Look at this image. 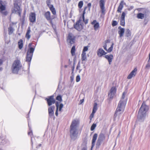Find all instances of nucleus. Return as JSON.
I'll return each instance as SVG.
<instances>
[{
  "label": "nucleus",
  "instance_id": "26",
  "mask_svg": "<svg viewBox=\"0 0 150 150\" xmlns=\"http://www.w3.org/2000/svg\"><path fill=\"white\" fill-rule=\"evenodd\" d=\"M18 45L19 48L20 49H22L23 46V41L21 39L18 42Z\"/></svg>",
  "mask_w": 150,
  "mask_h": 150
},
{
  "label": "nucleus",
  "instance_id": "40",
  "mask_svg": "<svg viewBox=\"0 0 150 150\" xmlns=\"http://www.w3.org/2000/svg\"><path fill=\"white\" fill-rule=\"evenodd\" d=\"M80 80V78L79 75H77L76 77V81L77 82H79Z\"/></svg>",
  "mask_w": 150,
  "mask_h": 150
},
{
  "label": "nucleus",
  "instance_id": "62",
  "mask_svg": "<svg viewBox=\"0 0 150 150\" xmlns=\"http://www.w3.org/2000/svg\"><path fill=\"white\" fill-rule=\"evenodd\" d=\"M71 79H72V77L71 76Z\"/></svg>",
  "mask_w": 150,
  "mask_h": 150
},
{
  "label": "nucleus",
  "instance_id": "9",
  "mask_svg": "<svg viewBox=\"0 0 150 150\" xmlns=\"http://www.w3.org/2000/svg\"><path fill=\"white\" fill-rule=\"evenodd\" d=\"M54 97L53 96H52L49 97L48 98H45V100L47 101L48 106H50L55 103V100Z\"/></svg>",
  "mask_w": 150,
  "mask_h": 150
},
{
  "label": "nucleus",
  "instance_id": "24",
  "mask_svg": "<svg viewBox=\"0 0 150 150\" xmlns=\"http://www.w3.org/2000/svg\"><path fill=\"white\" fill-rule=\"evenodd\" d=\"M31 32V30L30 29V27H29L28 29L27 32L26 33L25 37V38L28 40H29L30 38V33Z\"/></svg>",
  "mask_w": 150,
  "mask_h": 150
},
{
  "label": "nucleus",
  "instance_id": "46",
  "mask_svg": "<svg viewBox=\"0 0 150 150\" xmlns=\"http://www.w3.org/2000/svg\"><path fill=\"white\" fill-rule=\"evenodd\" d=\"M96 23H97L96 22V20H94L91 23V24L92 25H94V24H95Z\"/></svg>",
  "mask_w": 150,
  "mask_h": 150
},
{
  "label": "nucleus",
  "instance_id": "63",
  "mask_svg": "<svg viewBox=\"0 0 150 150\" xmlns=\"http://www.w3.org/2000/svg\"><path fill=\"white\" fill-rule=\"evenodd\" d=\"M1 70V68H0V70Z\"/></svg>",
  "mask_w": 150,
  "mask_h": 150
},
{
  "label": "nucleus",
  "instance_id": "54",
  "mask_svg": "<svg viewBox=\"0 0 150 150\" xmlns=\"http://www.w3.org/2000/svg\"><path fill=\"white\" fill-rule=\"evenodd\" d=\"M91 6V4L90 3H89L88 4V6L89 7H90Z\"/></svg>",
  "mask_w": 150,
  "mask_h": 150
},
{
  "label": "nucleus",
  "instance_id": "4",
  "mask_svg": "<svg viewBox=\"0 0 150 150\" xmlns=\"http://www.w3.org/2000/svg\"><path fill=\"white\" fill-rule=\"evenodd\" d=\"M85 13V10L83 12L82 17H80L79 21L74 25V28L78 31H81L83 28V22L85 24L88 23V20H85L84 14Z\"/></svg>",
  "mask_w": 150,
  "mask_h": 150
},
{
  "label": "nucleus",
  "instance_id": "47",
  "mask_svg": "<svg viewBox=\"0 0 150 150\" xmlns=\"http://www.w3.org/2000/svg\"><path fill=\"white\" fill-rule=\"evenodd\" d=\"M103 47L104 50H105L107 51V45L106 44H105L103 46Z\"/></svg>",
  "mask_w": 150,
  "mask_h": 150
},
{
  "label": "nucleus",
  "instance_id": "5",
  "mask_svg": "<svg viewBox=\"0 0 150 150\" xmlns=\"http://www.w3.org/2000/svg\"><path fill=\"white\" fill-rule=\"evenodd\" d=\"M22 68V65L20 60L16 59L14 61L12 65L11 70L13 73L17 74Z\"/></svg>",
  "mask_w": 150,
  "mask_h": 150
},
{
  "label": "nucleus",
  "instance_id": "31",
  "mask_svg": "<svg viewBox=\"0 0 150 150\" xmlns=\"http://www.w3.org/2000/svg\"><path fill=\"white\" fill-rule=\"evenodd\" d=\"M97 103H95L94 104L92 112L93 113H95L97 110Z\"/></svg>",
  "mask_w": 150,
  "mask_h": 150
},
{
  "label": "nucleus",
  "instance_id": "53",
  "mask_svg": "<svg viewBox=\"0 0 150 150\" xmlns=\"http://www.w3.org/2000/svg\"><path fill=\"white\" fill-rule=\"evenodd\" d=\"M84 101V100L83 99H82V100H81L80 101V103L81 104Z\"/></svg>",
  "mask_w": 150,
  "mask_h": 150
},
{
  "label": "nucleus",
  "instance_id": "8",
  "mask_svg": "<svg viewBox=\"0 0 150 150\" xmlns=\"http://www.w3.org/2000/svg\"><path fill=\"white\" fill-rule=\"evenodd\" d=\"M6 9V6L4 4V2L2 1H0V12L3 15H6L8 14V12L5 11Z\"/></svg>",
  "mask_w": 150,
  "mask_h": 150
},
{
  "label": "nucleus",
  "instance_id": "41",
  "mask_svg": "<svg viewBox=\"0 0 150 150\" xmlns=\"http://www.w3.org/2000/svg\"><path fill=\"white\" fill-rule=\"evenodd\" d=\"M117 24V23L116 21H113L112 23V25L113 26H115Z\"/></svg>",
  "mask_w": 150,
  "mask_h": 150
},
{
  "label": "nucleus",
  "instance_id": "42",
  "mask_svg": "<svg viewBox=\"0 0 150 150\" xmlns=\"http://www.w3.org/2000/svg\"><path fill=\"white\" fill-rule=\"evenodd\" d=\"M150 68V64L149 63H147L146 64L145 68L146 69H149V68Z\"/></svg>",
  "mask_w": 150,
  "mask_h": 150
},
{
  "label": "nucleus",
  "instance_id": "44",
  "mask_svg": "<svg viewBox=\"0 0 150 150\" xmlns=\"http://www.w3.org/2000/svg\"><path fill=\"white\" fill-rule=\"evenodd\" d=\"M80 67V62H79L77 65V66L76 68V69H78Z\"/></svg>",
  "mask_w": 150,
  "mask_h": 150
},
{
  "label": "nucleus",
  "instance_id": "25",
  "mask_svg": "<svg viewBox=\"0 0 150 150\" xmlns=\"http://www.w3.org/2000/svg\"><path fill=\"white\" fill-rule=\"evenodd\" d=\"M123 1H122L120 3L117 8V11L118 12L121 13V10L123 7Z\"/></svg>",
  "mask_w": 150,
  "mask_h": 150
},
{
  "label": "nucleus",
  "instance_id": "52",
  "mask_svg": "<svg viewBox=\"0 0 150 150\" xmlns=\"http://www.w3.org/2000/svg\"><path fill=\"white\" fill-rule=\"evenodd\" d=\"M82 150H87V148L85 146L83 148Z\"/></svg>",
  "mask_w": 150,
  "mask_h": 150
},
{
  "label": "nucleus",
  "instance_id": "51",
  "mask_svg": "<svg viewBox=\"0 0 150 150\" xmlns=\"http://www.w3.org/2000/svg\"><path fill=\"white\" fill-rule=\"evenodd\" d=\"M58 109H56V112L55 113V114L56 116H57L58 115Z\"/></svg>",
  "mask_w": 150,
  "mask_h": 150
},
{
  "label": "nucleus",
  "instance_id": "33",
  "mask_svg": "<svg viewBox=\"0 0 150 150\" xmlns=\"http://www.w3.org/2000/svg\"><path fill=\"white\" fill-rule=\"evenodd\" d=\"M88 46H85L84 47L83 49V50L82 53H86V52L88 51Z\"/></svg>",
  "mask_w": 150,
  "mask_h": 150
},
{
  "label": "nucleus",
  "instance_id": "12",
  "mask_svg": "<svg viewBox=\"0 0 150 150\" xmlns=\"http://www.w3.org/2000/svg\"><path fill=\"white\" fill-rule=\"evenodd\" d=\"M67 42L70 45H71L74 43L75 41V38L71 34H69L67 39Z\"/></svg>",
  "mask_w": 150,
  "mask_h": 150
},
{
  "label": "nucleus",
  "instance_id": "50",
  "mask_svg": "<svg viewBox=\"0 0 150 150\" xmlns=\"http://www.w3.org/2000/svg\"><path fill=\"white\" fill-rule=\"evenodd\" d=\"M134 8V7L132 6H131L128 9V10L129 11H130L131 10H132V9Z\"/></svg>",
  "mask_w": 150,
  "mask_h": 150
},
{
  "label": "nucleus",
  "instance_id": "29",
  "mask_svg": "<svg viewBox=\"0 0 150 150\" xmlns=\"http://www.w3.org/2000/svg\"><path fill=\"white\" fill-rule=\"evenodd\" d=\"M75 50V47L74 46L72 47L71 50V53L72 56L74 55Z\"/></svg>",
  "mask_w": 150,
  "mask_h": 150
},
{
  "label": "nucleus",
  "instance_id": "17",
  "mask_svg": "<svg viewBox=\"0 0 150 150\" xmlns=\"http://www.w3.org/2000/svg\"><path fill=\"white\" fill-rule=\"evenodd\" d=\"M97 54L99 57H101L104 55L106 54V52L102 48L98 49L97 51Z\"/></svg>",
  "mask_w": 150,
  "mask_h": 150
},
{
  "label": "nucleus",
  "instance_id": "39",
  "mask_svg": "<svg viewBox=\"0 0 150 150\" xmlns=\"http://www.w3.org/2000/svg\"><path fill=\"white\" fill-rule=\"evenodd\" d=\"M63 104L62 103H61L59 105V111L60 112H61L62 111V108H63Z\"/></svg>",
  "mask_w": 150,
  "mask_h": 150
},
{
  "label": "nucleus",
  "instance_id": "21",
  "mask_svg": "<svg viewBox=\"0 0 150 150\" xmlns=\"http://www.w3.org/2000/svg\"><path fill=\"white\" fill-rule=\"evenodd\" d=\"M81 60L82 63L84 64L83 65L84 68H85L86 66L85 65V62H84V61H86L87 60V58L86 56V53H82L81 55Z\"/></svg>",
  "mask_w": 150,
  "mask_h": 150
},
{
  "label": "nucleus",
  "instance_id": "57",
  "mask_svg": "<svg viewBox=\"0 0 150 150\" xmlns=\"http://www.w3.org/2000/svg\"><path fill=\"white\" fill-rule=\"evenodd\" d=\"M149 59L150 60V53L149 54Z\"/></svg>",
  "mask_w": 150,
  "mask_h": 150
},
{
  "label": "nucleus",
  "instance_id": "11",
  "mask_svg": "<svg viewBox=\"0 0 150 150\" xmlns=\"http://www.w3.org/2000/svg\"><path fill=\"white\" fill-rule=\"evenodd\" d=\"M116 91V89L115 87H112L110 90V92L109 93V97L112 99L115 95Z\"/></svg>",
  "mask_w": 150,
  "mask_h": 150
},
{
  "label": "nucleus",
  "instance_id": "15",
  "mask_svg": "<svg viewBox=\"0 0 150 150\" xmlns=\"http://www.w3.org/2000/svg\"><path fill=\"white\" fill-rule=\"evenodd\" d=\"M137 69L135 68L129 75L127 78L128 79H131L132 77L135 76L137 73Z\"/></svg>",
  "mask_w": 150,
  "mask_h": 150
},
{
  "label": "nucleus",
  "instance_id": "37",
  "mask_svg": "<svg viewBox=\"0 0 150 150\" xmlns=\"http://www.w3.org/2000/svg\"><path fill=\"white\" fill-rule=\"evenodd\" d=\"M56 99L57 100L59 101L60 102L62 101V96L60 95L58 96L57 97Z\"/></svg>",
  "mask_w": 150,
  "mask_h": 150
},
{
  "label": "nucleus",
  "instance_id": "35",
  "mask_svg": "<svg viewBox=\"0 0 150 150\" xmlns=\"http://www.w3.org/2000/svg\"><path fill=\"white\" fill-rule=\"evenodd\" d=\"M113 45H114V43H112L111 47L108 49V50H107V51L108 52H110L113 49Z\"/></svg>",
  "mask_w": 150,
  "mask_h": 150
},
{
  "label": "nucleus",
  "instance_id": "60",
  "mask_svg": "<svg viewBox=\"0 0 150 150\" xmlns=\"http://www.w3.org/2000/svg\"><path fill=\"white\" fill-rule=\"evenodd\" d=\"M67 67V65H65V67H66H66Z\"/></svg>",
  "mask_w": 150,
  "mask_h": 150
},
{
  "label": "nucleus",
  "instance_id": "30",
  "mask_svg": "<svg viewBox=\"0 0 150 150\" xmlns=\"http://www.w3.org/2000/svg\"><path fill=\"white\" fill-rule=\"evenodd\" d=\"M126 35L127 37H128L131 35V32L130 30L129 29L126 30L125 32Z\"/></svg>",
  "mask_w": 150,
  "mask_h": 150
},
{
  "label": "nucleus",
  "instance_id": "61",
  "mask_svg": "<svg viewBox=\"0 0 150 150\" xmlns=\"http://www.w3.org/2000/svg\"><path fill=\"white\" fill-rule=\"evenodd\" d=\"M93 148V147L92 148V147H91V149H92V148Z\"/></svg>",
  "mask_w": 150,
  "mask_h": 150
},
{
  "label": "nucleus",
  "instance_id": "13",
  "mask_svg": "<svg viewBox=\"0 0 150 150\" xmlns=\"http://www.w3.org/2000/svg\"><path fill=\"white\" fill-rule=\"evenodd\" d=\"M105 2L103 0H100V6L101 10V13L104 14L105 11V7H104Z\"/></svg>",
  "mask_w": 150,
  "mask_h": 150
},
{
  "label": "nucleus",
  "instance_id": "48",
  "mask_svg": "<svg viewBox=\"0 0 150 150\" xmlns=\"http://www.w3.org/2000/svg\"><path fill=\"white\" fill-rule=\"evenodd\" d=\"M28 135H30V136H31L32 135V131H30L28 133Z\"/></svg>",
  "mask_w": 150,
  "mask_h": 150
},
{
  "label": "nucleus",
  "instance_id": "32",
  "mask_svg": "<svg viewBox=\"0 0 150 150\" xmlns=\"http://www.w3.org/2000/svg\"><path fill=\"white\" fill-rule=\"evenodd\" d=\"M99 27V25L98 23H96L94 25V27L95 30H96Z\"/></svg>",
  "mask_w": 150,
  "mask_h": 150
},
{
  "label": "nucleus",
  "instance_id": "2",
  "mask_svg": "<svg viewBox=\"0 0 150 150\" xmlns=\"http://www.w3.org/2000/svg\"><path fill=\"white\" fill-rule=\"evenodd\" d=\"M79 122L77 120L72 121L70 127V137L73 141L76 140L78 138V134Z\"/></svg>",
  "mask_w": 150,
  "mask_h": 150
},
{
  "label": "nucleus",
  "instance_id": "27",
  "mask_svg": "<svg viewBox=\"0 0 150 150\" xmlns=\"http://www.w3.org/2000/svg\"><path fill=\"white\" fill-rule=\"evenodd\" d=\"M144 14L142 13H139L137 14V17L138 19H143L144 17Z\"/></svg>",
  "mask_w": 150,
  "mask_h": 150
},
{
  "label": "nucleus",
  "instance_id": "28",
  "mask_svg": "<svg viewBox=\"0 0 150 150\" xmlns=\"http://www.w3.org/2000/svg\"><path fill=\"white\" fill-rule=\"evenodd\" d=\"M50 8L52 11V14L54 15H55L56 14V11L55 8H54L53 5H50Z\"/></svg>",
  "mask_w": 150,
  "mask_h": 150
},
{
  "label": "nucleus",
  "instance_id": "36",
  "mask_svg": "<svg viewBox=\"0 0 150 150\" xmlns=\"http://www.w3.org/2000/svg\"><path fill=\"white\" fill-rule=\"evenodd\" d=\"M83 4V3L82 1H80L78 4V7L79 8H81Z\"/></svg>",
  "mask_w": 150,
  "mask_h": 150
},
{
  "label": "nucleus",
  "instance_id": "49",
  "mask_svg": "<svg viewBox=\"0 0 150 150\" xmlns=\"http://www.w3.org/2000/svg\"><path fill=\"white\" fill-rule=\"evenodd\" d=\"M95 113H93V112H92V113L90 115V117L91 118V119L92 118H93V117L94 114Z\"/></svg>",
  "mask_w": 150,
  "mask_h": 150
},
{
  "label": "nucleus",
  "instance_id": "59",
  "mask_svg": "<svg viewBox=\"0 0 150 150\" xmlns=\"http://www.w3.org/2000/svg\"><path fill=\"white\" fill-rule=\"evenodd\" d=\"M31 142H32V137H31Z\"/></svg>",
  "mask_w": 150,
  "mask_h": 150
},
{
  "label": "nucleus",
  "instance_id": "23",
  "mask_svg": "<svg viewBox=\"0 0 150 150\" xmlns=\"http://www.w3.org/2000/svg\"><path fill=\"white\" fill-rule=\"evenodd\" d=\"M118 28L119 29V30L118 31V33L120 35V37H121L122 36L124 35L125 32V29L121 28L120 26Z\"/></svg>",
  "mask_w": 150,
  "mask_h": 150
},
{
  "label": "nucleus",
  "instance_id": "7",
  "mask_svg": "<svg viewBox=\"0 0 150 150\" xmlns=\"http://www.w3.org/2000/svg\"><path fill=\"white\" fill-rule=\"evenodd\" d=\"M104 134L102 133H101L99 134L96 144L97 147H98L100 145L102 142L105 139Z\"/></svg>",
  "mask_w": 150,
  "mask_h": 150
},
{
  "label": "nucleus",
  "instance_id": "16",
  "mask_svg": "<svg viewBox=\"0 0 150 150\" xmlns=\"http://www.w3.org/2000/svg\"><path fill=\"white\" fill-rule=\"evenodd\" d=\"M126 13L125 12L122 13L120 19V25L122 26H124L125 25V17Z\"/></svg>",
  "mask_w": 150,
  "mask_h": 150
},
{
  "label": "nucleus",
  "instance_id": "20",
  "mask_svg": "<svg viewBox=\"0 0 150 150\" xmlns=\"http://www.w3.org/2000/svg\"><path fill=\"white\" fill-rule=\"evenodd\" d=\"M104 57L108 60L109 64H110L112 62V60L113 58V55L111 54H107L105 55Z\"/></svg>",
  "mask_w": 150,
  "mask_h": 150
},
{
  "label": "nucleus",
  "instance_id": "34",
  "mask_svg": "<svg viewBox=\"0 0 150 150\" xmlns=\"http://www.w3.org/2000/svg\"><path fill=\"white\" fill-rule=\"evenodd\" d=\"M8 30L9 31V35L11 34L13 32V28L12 27L10 26L8 28Z\"/></svg>",
  "mask_w": 150,
  "mask_h": 150
},
{
  "label": "nucleus",
  "instance_id": "56",
  "mask_svg": "<svg viewBox=\"0 0 150 150\" xmlns=\"http://www.w3.org/2000/svg\"><path fill=\"white\" fill-rule=\"evenodd\" d=\"M81 70L82 69H79V73H80Z\"/></svg>",
  "mask_w": 150,
  "mask_h": 150
},
{
  "label": "nucleus",
  "instance_id": "22",
  "mask_svg": "<svg viewBox=\"0 0 150 150\" xmlns=\"http://www.w3.org/2000/svg\"><path fill=\"white\" fill-rule=\"evenodd\" d=\"M97 137L98 134H97L95 133L94 134L93 136V139L92 140V148L94 146L95 143L97 139Z\"/></svg>",
  "mask_w": 150,
  "mask_h": 150
},
{
  "label": "nucleus",
  "instance_id": "55",
  "mask_svg": "<svg viewBox=\"0 0 150 150\" xmlns=\"http://www.w3.org/2000/svg\"><path fill=\"white\" fill-rule=\"evenodd\" d=\"M74 69V66L73 67H72V73L73 72Z\"/></svg>",
  "mask_w": 150,
  "mask_h": 150
},
{
  "label": "nucleus",
  "instance_id": "14",
  "mask_svg": "<svg viewBox=\"0 0 150 150\" xmlns=\"http://www.w3.org/2000/svg\"><path fill=\"white\" fill-rule=\"evenodd\" d=\"M30 21L32 23L35 22L36 20L35 14L34 13L31 12L29 16Z\"/></svg>",
  "mask_w": 150,
  "mask_h": 150
},
{
  "label": "nucleus",
  "instance_id": "1",
  "mask_svg": "<svg viewBox=\"0 0 150 150\" xmlns=\"http://www.w3.org/2000/svg\"><path fill=\"white\" fill-rule=\"evenodd\" d=\"M126 94V93L125 92H124L122 93V97L118 104L114 115V117L115 118L117 116L119 118L120 115L122 113L124 110L127 100V98L125 97Z\"/></svg>",
  "mask_w": 150,
  "mask_h": 150
},
{
  "label": "nucleus",
  "instance_id": "58",
  "mask_svg": "<svg viewBox=\"0 0 150 150\" xmlns=\"http://www.w3.org/2000/svg\"><path fill=\"white\" fill-rule=\"evenodd\" d=\"M1 59H0V65L1 64Z\"/></svg>",
  "mask_w": 150,
  "mask_h": 150
},
{
  "label": "nucleus",
  "instance_id": "18",
  "mask_svg": "<svg viewBox=\"0 0 150 150\" xmlns=\"http://www.w3.org/2000/svg\"><path fill=\"white\" fill-rule=\"evenodd\" d=\"M44 16L46 19L51 22L52 21V20L53 19V18H52L51 17L50 13L49 11L45 12L44 14Z\"/></svg>",
  "mask_w": 150,
  "mask_h": 150
},
{
  "label": "nucleus",
  "instance_id": "45",
  "mask_svg": "<svg viewBox=\"0 0 150 150\" xmlns=\"http://www.w3.org/2000/svg\"><path fill=\"white\" fill-rule=\"evenodd\" d=\"M48 6L50 8V5H50V2L49 1H47L46 2Z\"/></svg>",
  "mask_w": 150,
  "mask_h": 150
},
{
  "label": "nucleus",
  "instance_id": "38",
  "mask_svg": "<svg viewBox=\"0 0 150 150\" xmlns=\"http://www.w3.org/2000/svg\"><path fill=\"white\" fill-rule=\"evenodd\" d=\"M96 125L95 124L93 123L91 126V130L92 131L96 127Z\"/></svg>",
  "mask_w": 150,
  "mask_h": 150
},
{
  "label": "nucleus",
  "instance_id": "43",
  "mask_svg": "<svg viewBox=\"0 0 150 150\" xmlns=\"http://www.w3.org/2000/svg\"><path fill=\"white\" fill-rule=\"evenodd\" d=\"M55 103V105L56 107V109H59V103L58 102H56Z\"/></svg>",
  "mask_w": 150,
  "mask_h": 150
},
{
  "label": "nucleus",
  "instance_id": "10",
  "mask_svg": "<svg viewBox=\"0 0 150 150\" xmlns=\"http://www.w3.org/2000/svg\"><path fill=\"white\" fill-rule=\"evenodd\" d=\"M14 9L13 12L17 14L19 16H21V10L20 9V6L16 3H14Z\"/></svg>",
  "mask_w": 150,
  "mask_h": 150
},
{
  "label": "nucleus",
  "instance_id": "19",
  "mask_svg": "<svg viewBox=\"0 0 150 150\" xmlns=\"http://www.w3.org/2000/svg\"><path fill=\"white\" fill-rule=\"evenodd\" d=\"M55 108L54 106L50 107L48 108V113L49 116L50 117L53 116L54 115V110Z\"/></svg>",
  "mask_w": 150,
  "mask_h": 150
},
{
  "label": "nucleus",
  "instance_id": "3",
  "mask_svg": "<svg viewBox=\"0 0 150 150\" xmlns=\"http://www.w3.org/2000/svg\"><path fill=\"white\" fill-rule=\"evenodd\" d=\"M148 110V107L144 103H143L140 107L138 115V119L139 121L143 122L146 116V113Z\"/></svg>",
  "mask_w": 150,
  "mask_h": 150
},
{
  "label": "nucleus",
  "instance_id": "6",
  "mask_svg": "<svg viewBox=\"0 0 150 150\" xmlns=\"http://www.w3.org/2000/svg\"><path fill=\"white\" fill-rule=\"evenodd\" d=\"M32 45V44L30 43L28 45V47L29 48L28 50L27 55H26V61L28 62H30L31 61L33 53L35 50V48L31 47Z\"/></svg>",
  "mask_w": 150,
  "mask_h": 150
}]
</instances>
